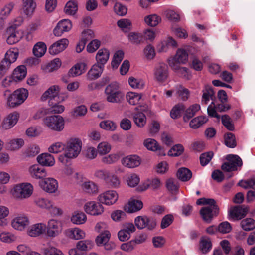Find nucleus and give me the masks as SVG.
<instances>
[{"instance_id": "1a4fd4ad", "label": "nucleus", "mask_w": 255, "mask_h": 255, "mask_svg": "<svg viewBox=\"0 0 255 255\" xmlns=\"http://www.w3.org/2000/svg\"><path fill=\"white\" fill-rule=\"evenodd\" d=\"M98 199L100 203L111 205L118 200V194L115 191L109 190L100 194Z\"/></svg>"}, {"instance_id": "cd10ccee", "label": "nucleus", "mask_w": 255, "mask_h": 255, "mask_svg": "<svg viewBox=\"0 0 255 255\" xmlns=\"http://www.w3.org/2000/svg\"><path fill=\"white\" fill-rule=\"evenodd\" d=\"M161 186L160 180L157 178L148 179L147 182L143 184L142 186L138 187V190L143 191L151 188L154 190L157 189Z\"/></svg>"}, {"instance_id": "7c9ffc66", "label": "nucleus", "mask_w": 255, "mask_h": 255, "mask_svg": "<svg viewBox=\"0 0 255 255\" xmlns=\"http://www.w3.org/2000/svg\"><path fill=\"white\" fill-rule=\"evenodd\" d=\"M212 244L210 239L206 237H202L200 241L199 250L200 252L206 254L212 249Z\"/></svg>"}, {"instance_id": "5fc2aeb1", "label": "nucleus", "mask_w": 255, "mask_h": 255, "mask_svg": "<svg viewBox=\"0 0 255 255\" xmlns=\"http://www.w3.org/2000/svg\"><path fill=\"white\" fill-rule=\"evenodd\" d=\"M8 214L9 210L6 207H0V226L3 227L7 225V221L5 217Z\"/></svg>"}, {"instance_id": "c85d7f7f", "label": "nucleus", "mask_w": 255, "mask_h": 255, "mask_svg": "<svg viewBox=\"0 0 255 255\" xmlns=\"http://www.w3.org/2000/svg\"><path fill=\"white\" fill-rule=\"evenodd\" d=\"M46 230V225L43 223H37L31 226L28 231L31 237H36L43 234Z\"/></svg>"}, {"instance_id": "4468645a", "label": "nucleus", "mask_w": 255, "mask_h": 255, "mask_svg": "<svg viewBox=\"0 0 255 255\" xmlns=\"http://www.w3.org/2000/svg\"><path fill=\"white\" fill-rule=\"evenodd\" d=\"M69 41L66 38L62 39L51 45L49 52L51 55H56L63 51L68 46Z\"/></svg>"}, {"instance_id": "49530a36", "label": "nucleus", "mask_w": 255, "mask_h": 255, "mask_svg": "<svg viewBox=\"0 0 255 255\" xmlns=\"http://www.w3.org/2000/svg\"><path fill=\"white\" fill-rule=\"evenodd\" d=\"M185 110V107L183 104L175 105L170 111V116L172 119H175L181 116L182 113Z\"/></svg>"}, {"instance_id": "5701e85b", "label": "nucleus", "mask_w": 255, "mask_h": 255, "mask_svg": "<svg viewBox=\"0 0 255 255\" xmlns=\"http://www.w3.org/2000/svg\"><path fill=\"white\" fill-rule=\"evenodd\" d=\"M6 32L8 34L6 40L7 43L8 44H14L18 42L21 38L20 33L16 30V27L14 26L8 27Z\"/></svg>"}, {"instance_id": "864d4df0", "label": "nucleus", "mask_w": 255, "mask_h": 255, "mask_svg": "<svg viewBox=\"0 0 255 255\" xmlns=\"http://www.w3.org/2000/svg\"><path fill=\"white\" fill-rule=\"evenodd\" d=\"M92 247V243L89 240L78 241L76 244V249L80 251H86Z\"/></svg>"}, {"instance_id": "052dcab7", "label": "nucleus", "mask_w": 255, "mask_h": 255, "mask_svg": "<svg viewBox=\"0 0 255 255\" xmlns=\"http://www.w3.org/2000/svg\"><path fill=\"white\" fill-rule=\"evenodd\" d=\"M128 83L133 88L143 89L145 83L141 79H136L130 77L128 79Z\"/></svg>"}, {"instance_id": "72a5a7b5", "label": "nucleus", "mask_w": 255, "mask_h": 255, "mask_svg": "<svg viewBox=\"0 0 255 255\" xmlns=\"http://www.w3.org/2000/svg\"><path fill=\"white\" fill-rule=\"evenodd\" d=\"M144 146L150 150L153 151H159V154L160 155H165V153H163L162 149L158 145L157 142L153 139L148 138L146 139L144 142Z\"/></svg>"}, {"instance_id": "aec40b11", "label": "nucleus", "mask_w": 255, "mask_h": 255, "mask_svg": "<svg viewBox=\"0 0 255 255\" xmlns=\"http://www.w3.org/2000/svg\"><path fill=\"white\" fill-rule=\"evenodd\" d=\"M169 65L179 76L187 79L190 78L191 76L187 68L181 67L178 63H176L173 61V60H169Z\"/></svg>"}, {"instance_id": "6e6d98bb", "label": "nucleus", "mask_w": 255, "mask_h": 255, "mask_svg": "<svg viewBox=\"0 0 255 255\" xmlns=\"http://www.w3.org/2000/svg\"><path fill=\"white\" fill-rule=\"evenodd\" d=\"M144 21L147 25L155 26L161 21V18L157 15L153 14L146 16Z\"/></svg>"}, {"instance_id": "a18cd8bd", "label": "nucleus", "mask_w": 255, "mask_h": 255, "mask_svg": "<svg viewBox=\"0 0 255 255\" xmlns=\"http://www.w3.org/2000/svg\"><path fill=\"white\" fill-rule=\"evenodd\" d=\"M34 203L35 204L42 208L49 209L53 207V204L52 201L43 198H36Z\"/></svg>"}, {"instance_id": "dca6fc26", "label": "nucleus", "mask_w": 255, "mask_h": 255, "mask_svg": "<svg viewBox=\"0 0 255 255\" xmlns=\"http://www.w3.org/2000/svg\"><path fill=\"white\" fill-rule=\"evenodd\" d=\"M122 164L128 168H135L141 164V158L136 155H128L122 159Z\"/></svg>"}, {"instance_id": "6e6552de", "label": "nucleus", "mask_w": 255, "mask_h": 255, "mask_svg": "<svg viewBox=\"0 0 255 255\" xmlns=\"http://www.w3.org/2000/svg\"><path fill=\"white\" fill-rule=\"evenodd\" d=\"M18 50L17 49H9L5 54L4 58L0 63V68L7 71L11 63L14 62L18 56Z\"/></svg>"}, {"instance_id": "8fccbe9b", "label": "nucleus", "mask_w": 255, "mask_h": 255, "mask_svg": "<svg viewBox=\"0 0 255 255\" xmlns=\"http://www.w3.org/2000/svg\"><path fill=\"white\" fill-rule=\"evenodd\" d=\"M224 142L225 145L229 148H233L237 145L235 136L230 132L225 134Z\"/></svg>"}, {"instance_id": "f3484780", "label": "nucleus", "mask_w": 255, "mask_h": 255, "mask_svg": "<svg viewBox=\"0 0 255 255\" xmlns=\"http://www.w3.org/2000/svg\"><path fill=\"white\" fill-rule=\"evenodd\" d=\"M11 224L14 229L21 231L29 225V221L27 216L20 215L13 220Z\"/></svg>"}, {"instance_id": "774afa93", "label": "nucleus", "mask_w": 255, "mask_h": 255, "mask_svg": "<svg viewBox=\"0 0 255 255\" xmlns=\"http://www.w3.org/2000/svg\"><path fill=\"white\" fill-rule=\"evenodd\" d=\"M184 151V147L181 144H177L174 146L168 152L170 156H178L180 155Z\"/></svg>"}, {"instance_id": "09e8293b", "label": "nucleus", "mask_w": 255, "mask_h": 255, "mask_svg": "<svg viewBox=\"0 0 255 255\" xmlns=\"http://www.w3.org/2000/svg\"><path fill=\"white\" fill-rule=\"evenodd\" d=\"M133 121L139 127H143L146 123V117L142 112H137L133 115Z\"/></svg>"}, {"instance_id": "20e7f679", "label": "nucleus", "mask_w": 255, "mask_h": 255, "mask_svg": "<svg viewBox=\"0 0 255 255\" xmlns=\"http://www.w3.org/2000/svg\"><path fill=\"white\" fill-rule=\"evenodd\" d=\"M28 96V90L19 88L15 90L7 98V105L10 107H15L22 104Z\"/></svg>"}, {"instance_id": "e2e57ef3", "label": "nucleus", "mask_w": 255, "mask_h": 255, "mask_svg": "<svg viewBox=\"0 0 255 255\" xmlns=\"http://www.w3.org/2000/svg\"><path fill=\"white\" fill-rule=\"evenodd\" d=\"M221 121L223 125L227 129L230 131L234 130V126L232 123L231 118L227 115H224L222 116Z\"/></svg>"}, {"instance_id": "e433bc0d", "label": "nucleus", "mask_w": 255, "mask_h": 255, "mask_svg": "<svg viewBox=\"0 0 255 255\" xmlns=\"http://www.w3.org/2000/svg\"><path fill=\"white\" fill-rule=\"evenodd\" d=\"M200 109V106L199 104H195L189 107L186 111L183 117L185 122H187L190 119L192 118Z\"/></svg>"}, {"instance_id": "9d476101", "label": "nucleus", "mask_w": 255, "mask_h": 255, "mask_svg": "<svg viewBox=\"0 0 255 255\" xmlns=\"http://www.w3.org/2000/svg\"><path fill=\"white\" fill-rule=\"evenodd\" d=\"M47 235L50 237H55L58 236L62 231V226L60 221L54 219L50 220L48 222Z\"/></svg>"}, {"instance_id": "4d7b16f0", "label": "nucleus", "mask_w": 255, "mask_h": 255, "mask_svg": "<svg viewBox=\"0 0 255 255\" xmlns=\"http://www.w3.org/2000/svg\"><path fill=\"white\" fill-rule=\"evenodd\" d=\"M128 39L134 44H139L144 42L143 34L141 33L131 32L128 34Z\"/></svg>"}, {"instance_id": "4be33fe9", "label": "nucleus", "mask_w": 255, "mask_h": 255, "mask_svg": "<svg viewBox=\"0 0 255 255\" xmlns=\"http://www.w3.org/2000/svg\"><path fill=\"white\" fill-rule=\"evenodd\" d=\"M104 67L98 64L92 66L86 74L87 79L90 81L98 79L101 75Z\"/></svg>"}, {"instance_id": "13d9d810", "label": "nucleus", "mask_w": 255, "mask_h": 255, "mask_svg": "<svg viewBox=\"0 0 255 255\" xmlns=\"http://www.w3.org/2000/svg\"><path fill=\"white\" fill-rule=\"evenodd\" d=\"M106 182L112 188H118L120 184V182L118 177L111 172Z\"/></svg>"}, {"instance_id": "37998d69", "label": "nucleus", "mask_w": 255, "mask_h": 255, "mask_svg": "<svg viewBox=\"0 0 255 255\" xmlns=\"http://www.w3.org/2000/svg\"><path fill=\"white\" fill-rule=\"evenodd\" d=\"M87 220L86 215L82 212H75L71 217V222L75 224H82Z\"/></svg>"}, {"instance_id": "412c9836", "label": "nucleus", "mask_w": 255, "mask_h": 255, "mask_svg": "<svg viewBox=\"0 0 255 255\" xmlns=\"http://www.w3.org/2000/svg\"><path fill=\"white\" fill-rule=\"evenodd\" d=\"M31 176L36 179H42L47 176V172L43 167L38 165H33L29 169Z\"/></svg>"}, {"instance_id": "39448f33", "label": "nucleus", "mask_w": 255, "mask_h": 255, "mask_svg": "<svg viewBox=\"0 0 255 255\" xmlns=\"http://www.w3.org/2000/svg\"><path fill=\"white\" fill-rule=\"evenodd\" d=\"M33 190V188L31 184L23 183L14 186L11 192L14 198L23 199L29 198L32 195Z\"/></svg>"}, {"instance_id": "0e129e2a", "label": "nucleus", "mask_w": 255, "mask_h": 255, "mask_svg": "<svg viewBox=\"0 0 255 255\" xmlns=\"http://www.w3.org/2000/svg\"><path fill=\"white\" fill-rule=\"evenodd\" d=\"M61 65V60L59 58H55L47 65L46 70L49 72H52L57 70Z\"/></svg>"}, {"instance_id": "c9c22d12", "label": "nucleus", "mask_w": 255, "mask_h": 255, "mask_svg": "<svg viewBox=\"0 0 255 255\" xmlns=\"http://www.w3.org/2000/svg\"><path fill=\"white\" fill-rule=\"evenodd\" d=\"M176 175L178 178L183 182L189 180L192 177L191 171L185 167L179 168Z\"/></svg>"}, {"instance_id": "ea45409f", "label": "nucleus", "mask_w": 255, "mask_h": 255, "mask_svg": "<svg viewBox=\"0 0 255 255\" xmlns=\"http://www.w3.org/2000/svg\"><path fill=\"white\" fill-rule=\"evenodd\" d=\"M83 190L88 194H94L98 192V187L95 183L92 181L85 182L81 185Z\"/></svg>"}, {"instance_id": "bb28decb", "label": "nucleus", "mask_w": 255, "mask_h": 255, "mask_svg": "<svg viewBox=\"0 0 255 255\" xmlns=\"http://www.w3.org/2000/svg\"><path fill=\"white\" fill-rule=\"evenodd\" d=\"M143 207L142 201L137 200H133L129 201L124 207V210L128 213H133L139 211Z\"/></svg>"}, {"instance_id": "c756f323", "label": "nucleus", "mask_w": 255, "mask_h": 255, "mask_svg": "<svg viewBox=\"0 0 255 255\" xmlns=\"http://www.w3.org/2000/svg\"><path fill=\"white\" fill-rule=\"evenodd\" d=\"M110 53L107 49H100L96 56L97 64L103 67L109 58Z\"/></svg>"}, {"instance_id": "b1692460", "label": "nucleus", "mask_w": 255, "mask_h": 255, "mask_svg": "<svg viewBox=\"0 0 255 255\" xmlns=\"http://www.w3.org/2000/svg\"><path fill=\"white\" fill-rule=\"evenodd\" d=\"M248 211V208L244 206L235 207L230 212V215L232 218L240 220L243 218Z\"/></svg>"}, {"instance_id": "bf43d9fd", "label": "nucleus", "mask_w": 255, "mask_h": 255, "mask_svg": "<svg viewBox=\"0 0 255 255\" xmlns=\"http://www.w3.org/2000/svg\"><path fill=\"white\" fill-rule=\"evenodd\" d=\"M124 56V53L122 50L117 51L114 55L112 61V66L113 67L117 68L122 61Z\"/></svg>"}, {"instance_id": "f704fd0d", "label": "nucleus", "mask_w": 255, "mask_h": 255, "mask_svg": "<svg viewBox=\"0 0 255 255\" xmlns=\"http://www.w3.org/2000/svg\"><path fill=\"white\" fill-rule=\"evenodd\" d=\"M65 13L69 15H74L78 11V2L76 0H70L64 7Z\"/></svg>"}, {"instance_id": "3c124183", "label": "nucleus", "mask_w": 255, "mask_h": 255, "mask_svg": "<svg viewBox=\"0 0 255 255\" xmlns=\"http://www.w3.org/2000/svg\"><path fill=\"white\" fill-rule=\"evenodd\" d=\"M214 97V92L212 88L209 86H206L205 90H203L202 102L207 104L209 101L210 99H213Z\"/></svg>"}, {"instance_id": "a878e982", "label": "nucleus", "mask_w": 255, "mask_h": 255, "mask_svg": "<svg viewBox=\"0 0 255 255\" xmlns=\"http://www.w3.org/2000/svg\"><path fill=\"white\" fill-rule=\"evenodd\" d=\"M59 90L60 88L57 85L51 86L43 94L41 99L46 100L48 98H49V103H51V101L58 96Z\"/></svg>"}, {"instance_id": "338daca9", "label": "nucleus", "mask_w": 255, "mask_h": 255, "mask_svg": "<svg viewBox=\"0 0 255 255\" xmlns=\"http://www.w3.org/2000/svg\"><path fill=\"white\" fill-rule=\"evenodd\" d=\"M65 145L62 142H58L52 144L49 148L48 151L52 153H58L64 150Z\"/></svg>"}, {"instance_id": "473e14b6", "label": "nucleus", "mask_w": 255, "mask_h": 255, "mask_svg": "<svg viewBox=\"0 0 255 255\" xmlns=\"http://www.w3.org/2000/svg\"><path fill=\"white\" fill-rule=\"evenodd\" d=\"M27 73L26 68L24 65H20L15 68L11 76L15 81H21L26 76Z\"/></svg>"}, {"instance_id": "79ce46f5", "label": "nucleus", "mask_w": 255, "mask_h": 255, "mask_svg": "<svg viewBox=\"0 0 255 255\" xmlns=\"http://www.w3.org/2000/svg\"><path fill=\"white\" fill-rule=\"evenodd\" d=\"M46 49L45 44L42 42H39L34 45L33 53L35 56L41 57L45 53Z\"/></svg>"}, {"instance_id": "a19ab883", "label": "nucleus", "mask_w": 255, "mask_h": 255, "mask_svg": "<svg viewBox=\"0 0 255 255\" xmlns=\"http://www.w3.org/2000/svg\"><path fill=\"white\" fill-rule=\"evenodd\" d=\"M188 58V54L186 50L183 49H179L176 53L173 61L178 63H185Z\"/></svg>"}, {"instance_id": "423d86ee", "label": "nucleus", "mask_w": 255, "mask_h": 255, "mask_svg": "<svg viewBox=\"0 0 255 255\" xmlns=\"http://www.w3.org/2000/svg\"><path fill=\"white\" fill-rule=\"evenodd\" d=\"M43 123L45 126L51 130L60 132L64 128V120L61 116H49L45 118Z\"/></svg>"}, {"instance_id": "ddd939ff", "label": "nucleus", "mask_w": 255, "mask_h": 255, "mask_svg": "<svg viewBox=\"0 0 255 255\" xmlns=\"http://www.w3.org/2000/svg\"><path fill=\"white\" fill-rule=\"evenodd\" d=\"M72 23L69 19L60 20L53 30V33L56 36H61L64 32H68L72 28Z\"/></svg>"}, {"instance_id": "f03ea898", "label": "nucleus", "mask_w": 255, "mask_h": 255, "mask_svg": "<svg viewBox=\"0 0 255 255\" xmlns=\"http://www.w3.org/2000/svg\"><path fill=\"white\" fill-rule=\"evenodd\" d=\"M82 142L78 138L70 139L65 145L64 154L59 157V160L63 162L64 157L74 158L78 156L81 150Z\"/></svg>"}, {"instance_id": "f8f14e48", "label": "nucleus", "mask_w": 255, "mask_h": 255, "mask_svg": "<svg viewBox=\"0 0 255 255\" xmlns=\"http://www.w3.org/2000/svg\"><path fill=\"white\" fill-rule=\"evenodd\" d=\"M85 212L91 215L97 216L101 214L104 212V207L99 203L90 201L84 205Z\"/></svg>"}, {"instance_id": "c03bdc74", "label": "nucleus", "mask_w": 255, "mask_h": 255, "mask_svg": "<svg viewBox=\"0 0 255 255\" xmlns=\"http://www.w3.org/2000/svg\"><path fill=\"white\" fill-rule=\"evenodd\" d=\"M240 225L244 230L251 231L255 228V221L252 218H246L241 221Z\"/></svg>"}, {"instance_id": "680f3d73", "label": "nucleus", "mask_w": 255, "mask_h": 255, "mask_svg": "<svg viewBox=\"0 0 255 255\" xmlns=\"http://www.w3.org/2000/svg\"><path fill=\"white\" fill-rule=\"evenodd\" d=\"M139 177L135 173L128 175L127 179V182L128 185L132 187L136 186L139 183Z\"/></svg>"}, {"instance_id": "6ab92c4d", "label": "nucleus", "mask_w": 255, "mask_h": 255, "mask_svg": "<svg viewBox=\"0 0 255 255\" xmlns=\"http://www.w3.org/2000/svg\"><path fill=\"white\" fill-rule=\"evenodd\" d=\"M87 69V65L85 63H78L70 69L68 74L70 77H77L85 73Z\"/></svg>"}, {"instance_id": "2f4dec72", "label": "nucleus", "mask_w": 255, "mask_h": 255, "mask_svg": "<svg viewBox=\"0 0 255 255\" xmlns=\"http://www.w3.org/2000/svg\"><path fill=\"white\" fill-rule=\"evenodd\" d=\"M66 236L70 239L78 240L85 237V233L78 228L68 229L65 231Z\"/></svg>"}, {"instance_id": "f257e3e1", "label": "nucleus", "mask_w": 255, "mask_h": 255, "mask_svg": "<svg viewBox=\"0 0 255 255\" xmlns=\"http://www.w3.org/2000/svg\"><path fill=\"white\" fill-rule=\"evenodd\" d=\"M196 204L207 205L201 209L200 214L203 220L208 223H210L219 214V207L213 199L201 198L197 200Z\"/></svg>"}, {"instance_id": "4c0bfd02", "label": "nucleus", "mask_w": 255, "mask_h": 255, "mask_svg": "<svg viewBox=\"0 0 255 255\" xmlns=\"http://www.w3.org/2000/svg\"><path fill=\"white\" fill-rule=\"evenodd\" d=\"M208 119L205 116H198L190 121L189 126L192 128L197 129L206 123Z\"/></svg>"}, {"instance_id": "2eb2a0df", "label": "nucleus", "mask_w": 255, "mask_h": 255, "mask_svg": "<svg viewBox=\"0 0 255 255\" xmlns=\"http://www.w3.org/2000/svg\"><path fill=\"white\" fill-rule=\"evenodd\" d=\"M40 186L45 191L50 193H55L58 186L57 180L53 178H45L41 182Z\"/></svg>"}, {"instance_id": "a211bd4d", "label": "nucleus", "mask_w": 255, "mask_h": 255, "mask_svg": "<svg viewBox=\"0 0 255 255\" xmlns=\"http://www.w3.org/2000/svg\"><path fill=\"white\" fill-rule=\"evenodd\" d=\"M18 118L19 115L16 112L9 114L3 121L1 124L2 128L5 130L11 128L17 123Z\"/></svg>"}, {"instance_id": "de8ad7c7", "label": "nucleus", "mask_w": 255, "mask_h": 255, "mask_svg": "<svg viewBox=\"0 0 255 255\" xmlns=\"http://www.w3.org/2000/svg\"><path fill=\"white\" fill-rule=\"evenodd\" d=\"M126 98L130 104L135 105L139 103L141 98V95L137 93L129 92L127 93Z\"/></svg>"}, {"instance_id": "603ef678", "label": "nucleus", "mask_w": 255, "mask_h": 255, "mask_svg": "<svg viewBox=\"0 0 255 255\" xmlns=\"http://www.w3.org/2000/svg\"><path fill=\"white\" fill-rule=\"evenodd\" d=\"M111 234L108 230L102 232L96 239V242L98 245L106 244L109 240Z\"/></svg>"}, {"instance_id": "69168bd1", "label": "nucleus", "mask_w": 255, "mask_h": 255, "mask_svg": "<svg viewBox=\"0 0 255 255\" xmlns=\"http://www.w3.org/2000/svg\"><path fill=\"white\" fill-rule=\"evenodd\" d=\"M14 6L15 3L13 2H10L6 4L0 11V15L2 16V18H5L7 17L10 14Z\"/></svg>"}, {"instance_id": "393cba45", "label": "nucleus", "mask_w": 255, "mask_h": 255, "mask_svg": "<svg viewBox=\"0 0 255 255\" xmlns=\"http://www.w3.org/2000/svg\"><path fill=\"white\" fill-rule=\"evenodd\" d=\"M37 160L42 166H52L55 163L54 157L47 153H42L38 156Z\"/></svg>"}, {"instance_id": "0eeeda50", "label": "nucleus", "mask_w": 255, "mask_h": 255, "mask_svg": "<svg viewBox=\"0 0 255 255\" xmlns=\"http://www.w3.org/2000/svg\"><path fill=\"white\" fill-rule=\"evenodd\" d=\"M226 159L227 162H224L221 166V169L224 171H236L238 167H241L243 165L241 158L237 155L229 154Z\"/></svg>"}, {"instance_id": "9b49d317", "label": "nucleus", "mask_w": 255, "mask_h": 255, "mask_svg": "<svg viewBox=\"0 0 255 255\" xmlns=\"http://www.w3.org/2000/svg\"><path fill=\"white\" fill-rule=\"evenodd\" d=\"M168 66L165 63H160L157 65L154 71V78L158 82H163L168 78Z\"/></svg>"}, {"instance_id": "58836bf2", "label": "nucleus", "mask_w": 255, "mask_h": 255, "mask_svg": "<svg viewBox=\"0 0 255 255\" xmlns=\"http://www.w3.org/2000/svg\"><path fill=\"white\" fill-rule=\"evenodd\" d=\"M23 10L24 13L27 16L31 15L36 7V4L34 2V0H23Z\"/></svg>"}, {"instance_id": "7ed1b4c3", "label": "nucleus", "mask_w": 255, "mask_h": 255, "mask_svg": "<svg viewBox=\"0 0 255 255\" xmlns=\"http://www.w3.org/2000/svg\"><path fill=\"white\" fill-rule=\"evenodd\" d=\"M105 93L107 96V101L110 103H120L123 100L124 96L117 82L109 84L105 88Z\"/></svg>"}]
</instances>
